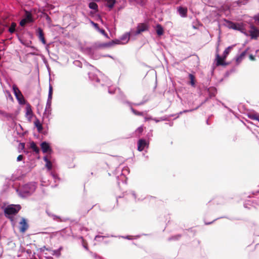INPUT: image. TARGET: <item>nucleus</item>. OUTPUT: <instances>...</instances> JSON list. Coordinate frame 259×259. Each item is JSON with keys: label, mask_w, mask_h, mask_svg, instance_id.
Returning a JSON list of instances; mask_svg holds the SVG:
<instances>
[{"label": "nucleus", "mask_w": 259, "mask_h": 259, "mask_svg": "<svg viewBox=\"0 0 259 259\" xmlns=\"http://www.w3.org/2000/svg\"><path fill=\"white\" fill-rule=\"evenodd\" d=\"M144 2V0H141V2Z\"/></svg>", "instance_id": "obj_43"}, {"label": "nucleus", "mask_w": 259, "mask_h": 259, "mask_svg": "<svg viewBox=\"0 0 259 259\" xmlns=\"http://www.w3.org/2000/svg\"><path fill=\"white\" fill-rule=\"evenodd\" d=\"M132 112H133V113L136 115H139V116H142L143 115V112H139L133 108H132Z\"/></svg>", "instance_id": "obj_29"}, {"label": "nucleus", "mask_w": 259, "mask_h": 259, "mask_svg": "<svg viewBox=\"0 0 259 259\" xmlns=\"http://www.w3.org/2000/svg\"><path fill=\"white\" fill-rule=\"evenodd\" d=\"M83 246L87 249H88V243L84 241V240L82 239Z\"/></svg>", "instance_id": "obj_35"}, {"label": "nucleus", "mask_w": 259, "mask_h": 259, "mask_svg": "<svg viewBox=\"0 0 259 259\" xmlns=\"http://www.w3.org/2000/svg\"><path fill=\"white\" fill-rule=\"evenodd\" d=\"M248 116L252 120L259 121V114L258 113H250L248 114Z\"/></svg>", "instance_id": "obj_19"}, {"label": "nucleus", "mask_w": 259, "mask_h": 259, "mask_svg": "<svg viewBox=\"0 0 259 259\" xmlns=\"http://www.w3.org/2000/svg\"><path fill=\"white\" fill-rule=\"evenodd\" d=\"M57 233V232H55V233H52L51 234V236L50 237H52V236H54L56 235V234Z\"/></svg>", "instance_id": "obj_40"}, {"label": "nucleus", "mask_w": 259, "mask_h": 259, "mask_svg": "<svg viewBox=\"0 0 259 259\" xmlns=\"http://www.w3.org/2000/svg\"><path fill=\"white\" fill-rule=\"evenodd\" d=\"M253 19L254 20L256 25H259V13L254 15L253 17Z\"/></svg>", "instance_id": "obj_28"}, {"label": "nucleus", "mask_w": 259, "mask_h": 259, "mask_svg": "<svg viewBox=\"0 0 259 259\" xmlns=\"http://www.w3.org/2000/svg\"><path fill=\"white\" fill-rule=\"evenodd\" d=\"M251 29L249 31L250 36L251 39H257L259 36V30L253 25L250 26Z\"/></svg>", "instance_id": "obj_7"}, {"label": "nucleus", "mask_w": 259, "mask_h": 259, "mask_svg": "<svg viewBox=\"0 0 259 259\" xmlns=\"http://www.w3.org/2000/svg\"><path fill=\"white\" fill-rule=\"evenodd\" d=\"M113 45H114V44H113V41L112 40L110 42H109L108 43H106V44H104V47H111V46H112Z\"/></svg>", "instance_id": "obj_33"}, {"label": "nucleus", "mask_w": 259, "mask_h": 259, "mask_svg": "<svg viewBox=\"0 0 259 259\" xmlns=\"http://www.w3.org/2000/svg\"><path fill=\"white\" fill-rule=\"evenodd\" d=\"M26 18L23 19L20 22V25L21 26H24L27 23H30L33 22L31 13L29 11L25 12Z\"/></svg>", "instance_id": "obj_3"}, {"label": "nucleus", "mask_w": 259, "mask_h": 259, "mask_svg": "<svg viewBox=\"0 0 259 259\" xmlns=\"http://www.w3.org/2000/svg\"><path fill=\"white\" fill-rule=\"evenodd\" d=\"M138 150L139 151H142L145 148H148L149 147V142L147 141L146 140L141 139L138 141Z\"/></svg>", "instance_id": "obj_4"}, {"label": "nucleus", "mask_w": 259, "mask_h": 259, "mask_svg": "<svg viewBox=\"0 0 259 259\" xmlns=\"http://www.w3.org/2000/svg\"><path fill=\"white\" fill-rule=\"evenodd\" d=\"M23 156L22 155H19L17 158V161H19L22 160Z\"/></svg>", "instance_id": "obj_38"}, {"label": "nucleus", "mask_w": 259, "mask_h": 259, "mask_svg": "<svg viewBox=\"0 0 259 259\" xmlns=\"http://www.w3.org/2000/svg\"><path fill=\"white\" fill-rule=\"evenodd\" d=\"M178 11L179 12V14L181 15V16L183 17H185L187 16L188 11L187 8L180 7L178 9Z\"/></svg>", "instance_id": "obj_14"}, {"label": "nucleus", "mask_w": 259, "mask_h": 259, "mask_svg": "<svg viewBox=\"0 0 259 259\" xmlns=\"http://www.w3.org/2000/svg\"><path fill=\"white\" fill-rule=\"evenodd\" d=\"M32 114L33 112L31 108V106L28 104L26 107V116H29V118L30 119L32 117Z\"/></svg>", "instance_id": "obj_15"}, {"label": "nucleus", "mask_w": 259, "mask_h": 259, "mask_svg": "<svg viewBox=\"0 0 259 259\" xmlns=\"http://www.w3.org/2000/svg\"><path fill=\"white\" fill-rule=\"evenodd\" d=\"M34 124L38 132H41L42 131L43 127L41 123L39 121V119H36L34 122Z\"/></svg>", "instance_id": "obj_16"}, {"label": "nucleus", "mask_w": 259, "mask_h": 259, "mask_svg": "<svg viewBox=\"0 0 259 259\" xmlns=\"http://www.w3.org/2000/svg\"><path fill=\"white\" fill-rule=\"evenodd\" d=\"M92 24H93V25L94 26V27L97 30H100V28L99 27V25L97 24V23H96L94 22H92Z\"/></svg>", "instance_id": "obj_34"}, {"label": "nucleus", "mask_w": 259, "mask_h": 259, "mask_svg": "<svg viewBox=\"0 0 259 259\" xmlns=\"http://www.w3.org/2000/svg\"><path fill=\"white\" fill-rule=\"evenodd\" d=\"M248 50L249 48H247L245 50L242 52L240 55L236 57V62L237 65L239 64L241 62V61L245 58Z\"/></svg>", "instance_id": "obj_9"}, {"label": "nucleus", "mask_w": 259, "mask_h": 259, "mask_svg": "<svg viewBox=\"0 0 259 259\" xmlns=\"http://www.w3.org/2000/svg\"><path fill=\"white\" fill-rule=\"evenodd\" d=\"M53 95V87L50 85L48 101H51Z\"/></svg>", "instance_id": "obj_27"}, {"label": "nucleus", "mask_w": 259, "mask_h": 259, "mask_svg": "<svg viewBox=\"0 0 259 259\" xmlns=\"http://www.w3.org/2000/svg\"><path fill=\"white\" fill-rule=\"evenodd\" d=\"M19 225V231L22 233H25L29 228L27 220L23 218L21 219Z\"/></svg>", "instance_id": "obj_6"}, {"label": "nucleus", "mask_w": 259, "mask_h": 259, "mask_svg": "<svg viewBox=\"0 0 259 259\" xmlns=\"http://www.w3.org/2000/svg\"><path fill=\"white\" fill-rule=\"evenodd\" d=\"M149 26L147 24L142 23L138 24L137 27V30L135 32L136 35H138L141 33L147 31L148 30Z\"/></svg>", "instance_id": "obj_5"}, {"label": "nucleus", "mask_w": 259, "mask_h": 259, "mask_svg": "<svg viewBox=\"0 0 259 259\" xmlns=\"http://www.w3.org/2000/svg\"><path fill=\"white\" fill-rule=\"evenodd\" d=\"M46 20L48 21H51V18L47 15L46 14Z\"/></svg>", "instance_id": "obj_39"}, {"label": "nucleus", "mask_w": 259, "mask_h": 259, "mask_svg": "<svg viewBox=\"0 0 259 259\" xmlns=\"http://www.w3.org/2000/svg\"><path fill=\"white\" fill-rule=\"evenodd\" d=\"M249 58L251 61H255V57L251 54L249 55Z\"/></svg>", "instance_id": "obj_36"}, {"label": "nucleus", "mask_w": 259, "mask_h": 259, "mask_svg": "<svg viewBox=\"0 0 259 259\" xmlns=\"http://www.w3.org/2000/svg\"><path fill=\"white\" fill-rule=\"evenodd\" d=\"M181 236L180 235H178V237H181Z\"/></svg>", "instance_id": "obj_42"}, {"label": "nucleus", "mask_w": 259, "mask_h": 259, "mask_svg": "<svg viewBox=\"0 0 259 259\" xmlns=\"http://www.w3.org/2000/svg\"><path fill=\"white\" fill-rule=\"evenodd\" d=\"M51 101H47L46 109L43 115L44 119L46 117L49 118V115L51 114Z\"/></svg>", "instance_id": "obj_10"}, {"label": "nucleus", "mask_w": 259, "mask_h": 259, "mask_svg": "<svg viewBox=\"0 0 259 259\" xmlns=\"http://www.w3.org/2000/svg\"><path fill=\"white\" fill-rule=\"evenodd\" d=\"M76 62H77V63H80V62L79 61H76Z\"/></svg>", "instance_id": "obj_41"}, {"label": "nucleus", "mask_w": 259, "mask_h": 259, "mask_svg": "<svg viewBox=\"0 0 259 259\" xmlns=\"http://www.w3.org/2000/svg\"><path fill=\"white\" fill-rule=\"evenodd\" d=\"M19 148L21 149L22 150L24 149L25 148V143H21L19 144Z\"/></svg>", "instance_id": "obj_37"}, {"label": "nucleus", "mask_w": 259, "mask_h": 259, "mask_svg": "<svg viewBox=\"0 0 259 259\" xmlns=\"http://www.w3.org/2000/svg\"><path fill=\"white\" fill-rule=\"evenodd\" d=\"M30 148L32 149L36 153H38L39 152L38 147L34 142H31L30 143Z\"/></svg>", "instance_id": "obj_20"}, {"label": "nucleus", "mask_w": 259, "mask_h": 259, "mask_svg": "<svg viewBox=\"0 0 259 259\" xmlns=\"http://www.w3.org/2000/svg\"><path fill=\"white\" fill-rule=\"evenodd\" d=\"M16 27V23L15 22H13L11 23V25L9 29V31L11 33H13L15 31Z\"/></svg>", "instance_id": "obj_25"}, {"label": "nucleus", "mask_w": 259, "mask_h": 259, "mask_svg": "<svg viewBox=\"0 0 259 259\" xmlns=\"http://www.w3.org/2000/svg\"><path fill=\"white\" fill-rule=\"evenodd\" d=\"M113 42L114 45H120V44H125V43H122L121 41V40L119 39H115L113 40Z\"/></svg>", "instance_id": "obj_30"}, {"label": "nucleus", "mask_w": 259, "mask_h": 259, "mask_svg": "<svg viewBox=\"0 0 259 259\" xmlns=\"http://www.w3.org/2000/svg\"><path fill=\"white\" fill-rule=\"evenodd\" d=\"M89 7L90 9L95 10L96 11H98V6L96 3L91 2L89 4Z\"/></svg>", "instance_id": "obj_23"}, {"label": "nucleus", "mask_w": 259, "mask_h": 259, "mask_svg": "<svg viewBox=\"0 0 259 259\" xmlns=\"http://www.w3.org/2000/svg\"><path fill=\"white\" fill-rule=\"evenodd\" d=\"M106 1L107 2V6L110 9L114 7L116 2L115 0H106Z\"/></svg>", "instance_id": "obj_22"}, {"label": "nucleus", "mask_w": 259, "mask_h": 259, "mask_svg": "<svg viewBox=\"0 0 259 259\" xmlns=\"http://www.w3.org/2000/svg\"><path fill=\"white\" fill-rule=\"evenodd\" d=\"M130 37V34L128 33H126L124 34L120 38L121 40H126V42L125 43H127L129 40Z\"/></svg>", "instance_id": "obj_24"}, {"label": "nucleus", "mask_w": 259, "mask_h": 259, "mask_svg": "<svg viewBox=\"0 0 259 259\" xmlns=\"http://www.w3.org/2000/svg\"><path fill=\"white\" fill-rule=\"evenodd\" d=\"M189 78L190 80V83L193 87L195 86V77L192 74H189Z\"/></svg>", "instance_id": "obj_21"}, {"label": "nucleus", "mask_w": 259, "mask_h": 259, "mask_svg": "<svg viewBox=\"0 0 259 259\" xmlns=\"http://www.w3.org/2000/svg\"><path fill=\"white\" fill-rule=\"evenodd\" d=\"M227 23L228 26L229 28L237 30H240L241 29V26L238 24H236L231 21H228Z\"/></svg>", "instance_id": "obj_12"}, {"label": "nucleus", "mask_w": 259, "mask_h": 259, "mask_svg": "<svg viewBox=\"0 0 259 259\" xmlns=\"http://www.w3.org/2000/svg\"><path fill=\"white\" fill-rule=\"evenodd\" d=\"M98 31H99L101 33H102L103 35H104L105 36H106V37H108V34L107 33L105 32V30L103 29H100V30H98Z\"/></svg>", "instance_id": "obj_31"}, {"label": "nucleus", "mask_w": 259, "mask_h": 259, "mask_svg": "<svg viewBox=\"0 0 259 259\" xmlns=\"http://www.w3.org/2000/svg\"><path fill=\"white\" fill-rule=\"evenodd\" d=\"M21 207L20 205H8L4 210L5 215L10 218L8 215H15L20 210Z\"/></svg>", "instance_id": "obj_1"}, {"label": "nucleus", "mask_w": 259, "mask_h": 259, "mask_svg": "<svg viewBox=\"0 0 259 259\" xmlns=\"http://www.w3.org/2000/svg\"><path fill=\"white\" fill-rule=\"evenodd\" d=\"M40 147L43 153H47L51 150L49 143L46 142H43L41 143Z\"/></svg>", "instance_id": "obj_13"}, {"label": "nucleus", "mask_w": 259, "mask_h": 259, "mask_svg": "<svg viewBox=\"0 0 259 259\" xmlns=\"http://www.w3.org/2000/svg\"><path fill=\"white\" fill-rule=\"evenodd\" d=\"M232 49V47L230 46L228 47L226 49V50L224 51L223 53V57L224 58H226L228 55L230 53V52L231 50Z\"/></svg>", "instance_id": "obj_26"}, {"label": "nucleus", "mask_w": 259, "mask_h": 259, "mask_svg": "<svg viewBox=\"0 0 259 259\" xmlns=\"http://www.w3.org/2000/svg\"><path fill=\"white\" fill-rule=\"evenodd\" d=\"M44 160L46 162V167L48 169V170H51L52 168V163L51 161L49 160L46 156L44 157Z\"/></svg>", "instance_id": "obj_17"}, {"label": "nucleus", "mask_w": 259, "mask_h": 259, "mask_svg": "<svg viewBox=\"0 0 259 259\" xmlns=\"http://www.w3.org/2000/svg\"><path fill=\"white\" fill-rule=\"evenodd\" d=\"M156 31L159 36L162 35L164 32L163 28L160 24L156 25Z\"/></svg>", "instance_id": "obj_18"}, {"label": "nucleus", "mask_w": 259, "mask_h": 259, "mask_svg": "<svg viewBox=\"0 0 259 259\" xmlns=\"http://www.w3.org/2000/svg\"><path fill=\"white\" fill-rule=\"evenodd\" d=\"M37 36L39 40L44 45H46L47 42L44 36V33L41 28H38L37 30Z\"/></svg>", "instance_id": "obj_11"}, {"label": "nucleus", "mask_w": 259, "mask_h": 259, "mask_svg": "<svg viewBox=\"0 0 259 259\" xmlns=\"http://www.w3.org/2000/svg\"><path fill=\"white\" fill-rule=\"evenodd\" d=\"M226 58H224V57H220L219 54H216L215 60L217 61L216 65L219 66H226L228 64L225 62L224 60Z\"/></svg>", "instance_id": "obj_8"}, {"label": "nucleus", "mask_w": 259, "mask_h": 259, "mask_svg": "<svg viewBox=\"0 0 259 259\" xmlns=\"http://www.w3.org/2000/svg\"><path fill=\"white\" fill-rule=\"evenodd\" d=\"M143 130H144L143 127L142 126H141L137 129L136 132L141 134L143 132Z\"/></svg>", "instance_id": "obj_32"}, {"label": "nucleus", "mask_w": 259, "mask_h": 259, "mask_svg": "<svg viewBox=\"0 0 259 259\" xmlns=\"http://www.w3.org/2000/svg\"><path fill=\"white\" fill-rule=\"evenodd\" d=\"M13 90L14 91V93L16 96V99L18 100L19 104H25V100L23 97L21 91L17 88L16 85L13 86Z\"/></svg>", "instance_id": "obj_2"}]
</instances>
